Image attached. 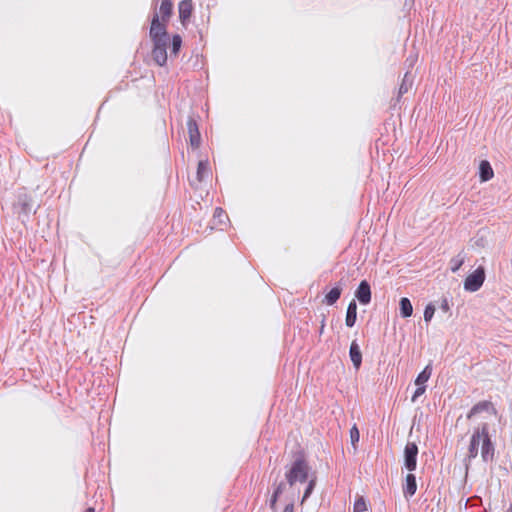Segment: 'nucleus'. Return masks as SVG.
I'll return each instance as SVG.
<instances>
[{
  "instance_id": "nucleus-1",
  "label": "nucleus",
  "mask_w": 512,
  "mask_h": 512,
  "mask_svg": "<svg viewBox=\"0 0 512 512\" xmlns=\"http://www.w3.org/2000/svg\"><path fill=\"white\" fill-rule=\"evenodd\" d=\"M149 37L153 44L151 51L152 59L158 66L162 67L167 62V46L170 38L167 33V27L164 23L160 22V15L157 12L153 14L151 20Z\"/></svg>"
},
{
  "instance_id": "nucleus-2",
  "label": "nucleus",
  "mask_w": 512,
  "mask_h": 512,
  "mask_svg": "<svg viewBox=\"0 0 512 512\" xmlns=\"http://www.w3.org/2000/svg\"><path fill=\"white\" fill-rule=\"evenodd\" d=\"M310 467L308 466L304 455L299 452L295 454L291 468L286 473L287 480H307Z\"/></svg>"
},
{
  "instance_id": "nucleus-3",
  "label": "nucleus",
  "mask_w": 512,
  "mask_h": 512,
  "mask_svg": "<svg viewBox=\"0 0 512 512\" xmlns=\"http://www.w3.org/2000/svg\"><path fill=\"white\" fill-rule=\"evenodd\" d=\"M485 281V269L479 266L473 273L469 274L464 281V289L469 292L478 291Z\"/></svg>"
},
{
  "instance_id": "nucleus-4",
  "label": "nucleus",
  "mask_w": 512,
  "mask_h": 512,
  "mask_svg": "<svg viewBox=\"0 0 512 512\" xmlns=\"http://www.w3.org/2000/svg\"><path fill=\"white\" fill-rule=\"evenodd\" d=\"M480 434L483 435V439H481V456L485 462L489 461L493 457L494 448L492 442L488 435V427L484 424L480 428Z\"/></svg>"
},
{
  "instance_id": "nucleus-5",
  "label": "nucleus",
  "mask_w": 512,
  "mask_h": 512,
  "mask_svg": "<svg viewBox=\"0 0 512 512\" xmlns=\"http://www.w3.org/2000/svg\"><path fill=\"white\" fill-rule=\"evenodd\" d=\"M418 447L413 442H408L404 449V465L409 471L416 468Z\"/></svg>"
},
{
  "instance_id": "nucleus-6",
  "label": "nucleus",
  "mask_w": 512,
  "mask_h": 512,
  "mask_svg": "<svg viewBox=\"0 0 512 512\" xmlns=\"http://www.w3.org/2000/svg\"><path fill=\"white\" fill-rule=\"evenodd\" d=\"M187 130L191 146L193 148H198L201 143V135L199 132L198 124L193 116H189L187 119Z\"/></svg>"
},
{
  "instance_id": "nucleus-7",
  "label": "nucleus",
  "mask_w": 512,
  "mask_h": 512,
  "mask_svg": "<svg viewBox=\"0 0 512 512\" xmlns=\"http://www.w3.org/2000/svg\"><path fill=\"white\" fill-rule=\"evenodd\" d=\"M14 207L18 211V213H22L26 216L30 214L32 211L35 212L33 200L26 193L18 195V199Z\"/></svg>"
},
{
  "instance_id": "nucleus-8",
  "label": "nucleus",
  "mask_w": 512,
  "mask_h": 512,
  "mask_svg": "<svg viewBox=\"0 0 512 512\" xmlns=\"http://www.w3.org/2000/svg\"><path fill=\"white\" fill-rule=\"evenodd\" d=\"M355 296L358 299V301L363 305H367L370 303L371 288L370 284L366 280L360 282L359 286L356 289Z\"/></svg>"
},
{
  "instance_id": "nucleus-9",
  "label": "nucleus",
  "mask_w": 512,
  "mask_h": 512,
  "mask_svg": "<svg viewBox=\"0 0 512 512\" xmlns=\"http://www.w3.org/2000/svg\"><path fill=\"white\" fill-rule=\"evenodd\" d=\"M349 357L353 366L359 369L362 364V353L356 340H353L350 345Z\"/></svg>"
},
{
  "instance_id": "nucleus-10",
  "label": "nucleus",
  "mask_w": 512,
  "mask_h": 512,
  "mask_svg": "<svg viewBox=\"0 0 512 512\" xmlns=\"http://www.w3.org/2000/svg\"><path fill=\"white\" fill-rule=\"evenodd\" d=\"M483 439V435L480 434V428L476 429L471 437L470 445H469V458H475L478 454V448Z\"/></svg>"
},
{
  "instance_id": "nucleus-11",
  "label": "nucleus",
  "mask_w": 512,
  "mask_h": 512,
  "mask_svg": "<svg viewBox=\"0 0 512 512\" xmlns=\"http://www.w3.org/2000/svg\"><path fill=\"white\" fill-rule=\"evenodd\" d=\"M172 9H173V4H172L171 0H162L161 1V5L159 7V14L161 15V20H160L161 23H164L166 25V23L168 22L169 18L172 15Z\"/></svg>"
},
{
  "instance_id": "nucleus-12",
  "label": "nucleus",
  "mask_w": 512,
  "mask_h": 512,
  "mask_svg": "<svg viewBox=\"0 0 512 512\" xmlns=\"http://www.w3.org/2000/svg\"><path fill=\"white\" fill-rule=\"evenodd\" d=\"M494 176L493 169L487 160H482L479 165V177L481 182L489 181Z\"/></svg>"
},
{
  "instance_id": "nucleus-13",
  "label": "nucleus",
  "mask_w": 512,
  "mask_h": 512,
  "mask_svg": "<svg viewBox=\"0 0 512 512\" xmlns=\"http://www.w3.org/2000/svg\"><path fill=\"white\" fill-rule=\"evenodd\" d=\"M357 319V304L355 300H352L347 307L345 324L348 327H353Z\"/></svg>"
},
{
  "instance_id": "nucleus-14",
  "label": "nucleus",
  "mask_w": 512,
  "mask_h": 512,
  "mask_svg": "<svg viewBox=\"0 0 512 512\" xmlns=\"http://www.w3.org/2000/svg\"><path fill=\"white\" fill-rule=\"evenodd\" d=\"M179 18L181 22H185L190 18L192 13V2L191 0H182L178 6Z\"/></svg>"
},
{
  "instance_id": "nucleus-15",
  "label": "nucleus",
  "mask_w": 512,
  "mask_h": 512,
  "mask_svg": "<svg viewBox=\"0 0 512 512\" xmlns=\"http://www.w3.org/2000/svg\"><path fill=\"white\" fill-rule=\"evenodd\" d=\"M412 84H413V76L411 75V73L409 71H407L405 73L402 83L399 87L397 101L400 100L402 95H404L405 93H407L409 91V89L412 87Z\"/></svg>"
},
{
  "instance_id": "nucleus-16",
  "label": "nucleus",
  "mask_w": 512,
  "mask_h": 512,
  "mask_svg": "<svg viewBox=\"0 0 512 512\" xmlns=\"http://www.w3.org/2000/svg\"><path fill=\"white\" fill-rule=\"evenodd\" d=\"M210 175L209 163L207 160H201L198 163L196 177L199 182H202L204 179L208 178Z\"/></svg>"
},
{
  "instance_id": "nucleus-17",
  "label": "nucleus",
  "mask_w": 512,
  "mask_h": 512,
  "mask_svg": "<svg viewBox=\"0 0 512 512\" xmlns=\"http://www.w3.org/2000/svg\"><path fill=\"white\" fill-rule=\"evenodd\" d=\"M341 293H342V287L341 286H335L333 287L326 295H325V298H324V302L327 304V305H333L335 304L338 299L340 298L341 296Z\"/></svg>"
},
{
  "instance_id": "nucleus-18",
  "label": "nucleus",
  "mask_w": 512,
  "mask_h": 512,
  "mask_svg": "<svg viewBox=\"0 0 512 512\" xmlns=\"http://www.w3.org/2000/svg\"><path fill=\"white\" fill-rule=\"evenodd\" d=\"M432 375V365L429 363L425 366V368L418 374L415 379V384L417 386L425 385V383L429 380Z\"/></svg>"
},
{
  "instance_id": "nucleus-19",
  "label": "nucleus",
  "mask_w": 512,
  "mask_h": 512,
  "mask_svg": "<svg viewBox=\"0 0 512 512\" xmlns=\"http://www.w3.org/2000/svg\"><path fill=\"white\" fill-rule=\"evenodd\" d=\"M287 483L286 482H280L277 487L275 488L270 500H269V507L275 511L276 510V503L278 501V498L280 494L286 489Z\"/></svg>"
},
{
  "instance_id": "nucleus-20",
  "label": "nucleus",
  "mask_w": 512,
  "mask_h": 512,
  "mask_svg": "<svg viewBox=\"0 0 512 512\" xmlns=\"http://www.w3.org/2000/svg\"><path fill=\"white\" fill-rule=\"evenodd\" d=\"M399 306H400V314L403 318H408L412 315L413 306L411 304V301L408 298H406V297L401 298L400 302H399Z\"/></svg>"
},
{
  "instance_id": "nucleus-21",
  "label": "nucleus",
  "mask_w": 512,
  "mask_h": 512,
  "mask_svg": "<svg viewBox=\"0 0 512 512\" xmlns=\"http://www.w3.org/2000/svg\"><path fill=\"white\" fill-rule=\"evenodd\" d=\"M466 254L464 251L459 252L455 257L450 260V269L452 272H457L460 267L464 264Z\"/></svg>"
},
{
  "instance_id": "nucleus-22",
  "label": "nucleus",
  "mask_w": 512,
  "mask_h": 512,
  "mask_svg": "<svg viewBox=\"0 0 512 512\" xmlns=\"http://www.w3.org/2000/svg\"><path fill=\"white\" fill-rule=\"evenodd\" d=\"M490 406H491V403L488 401H481V402L475 404L471 408V410L468 414V418H471L472 416H474L482 411L488 410Z\"/></svg>"
},
{
  "instance_id": "nucleus-23",
  "label": "nucleus",
  "mask_w": 512,
  "mask_h": 512,
  "mask_svg": "<svg viewBox=\"0 0 512 512\" xmlns=\"http://www.w3.org/2000/svg\"><path fill=\"white\" fill-rule=\"evenodd\" d=\"M417 490V482H406L403 486V493L406 499L412 497Z\"/></svg>"
},
{
  "instance_id": "nucleus-24",
  "label": "nucleus",
  "mask_w": 512,
  "mask_h": 512,
  "mask_svg": "<svg viewBox=\"0 0 512 512\" xmlns=\"http://www.w3.org/2000/svg\"><path fill=\"white\" fill-rule=\"evenodd\" d=\"M181 45H182V38H181V36L178 35V34H175L172 37V41H171V54L172 55H177L179 53V51H180Z\"/></svg>"
},
{
  "instance_id": "nucleus-25",
  "label": "nucleus",
  "mask_w": 512,
  "mask_h": 512,
  "mask_svg": "<svg viewBox=\"0 0 512 512\" xmlns=\"http://www.w3.org/2000/svg\"><path fill=\"white\" fill-rule=\"evenodd\" d=\"M366 509L365 499L362 496L358 497L354 503L353 512H364Z\"/></svg>"
},
{
  "instance_id": "nucleus-26",
  "label": "nucleus",
  "mask_w": 512,
  "mask_h": 512,
  "mask_svg": "<svg viewBox=\"0 0 512 512\" xmlns=\"http://www.w3.org/2000/svg\"><path fill=\"white\" fill-rule=\"evenodd\" d=\"M434 313H435V306L433 304H428L426 307H425V310H424V320L426 322H430L431 319L433 318L434 316Z\"/></svg>"
},
{
  "instance_id": "nucleus-27",
  "label": "nucleus",
  "mask_w": 512,
  "mask_h": 512,
  "mask_svg": "<svg viewBox=\"0 0 512 512\" xmlns=\"http://www.w3.org/2000/svg\"><path fill=\"white\" fill-rule=\"evenodd\" d=\"M426 391V386L425 385H420V386H417L416 390L414 391L413 395H412V398H411V401L413 403H415L417 401V399L423 395Z\"/></svg>"
},
{
  "instance_id": "nucleus-28",
  "label": "nucleus",
  "mask_w": 512,
  "mask_h": 512,
  "mask_svg": "<svg viewBox=\"0 0 512 512\" xmlns=\"http://www.w3.org/2000/svg\"><path fill=\"white\" fill-rule=\"evenodd\" d=\"M359 438H360V434H359V431L357 429L356 426H353L351 429H350V439H351V443L353 445H355L358 441H359Z\"/></svg>"
},
{
  "instance_id": "nucleus-29",
  "label": "nucleus",
  "mask_w": 512,
  "mask_h": 512,
  "mask_svg": "<svg viewBox=\"0 0 512 512\" xmlns=\"http://www.w3.org/2000/svg\"><path fill=\"white\" fill-rule=\"evenodd\" d=\"M315 484H316V482H308V486L306 487L303 498H302V503L304 501H306L308 499V497L311 495V493L314 490Z\"/></svg>"
},
{
  "instance_id": "nucleus-30",
  "label": "nucleus",
  "mask_w": 512,
  "mask_h": 512,
  "mask_svg": "<svg viewBox=\"0 0 512 512\" xmlns=\"http://www.w3.org/2000/svg\"><path fill=\"white\" fill-rule=\"evenodd\" d=\"M214 218L218 219L219 223H222L227 216L222 208L217 207L214 211Z\"/></svg>"
},
{
  "instance_id": "nucleus-31",
  "label": "nucleus",
  "mask_w": 512,
  "mask_h": 512,
  "mask_svg": "<svg viewBox=\"0 0 512 512\" xmlns=\"http://www.w3.org/2000/svg\"><path fill=\"white\" fill-rule=\"evenodd\" d=\"M440 309L443 311V312H448L449 311V303H448V300L447 299H443L441 305H440Z\"/></svg>"
},
{
  "instance_id": "nucleus-32",
  "label": "nucleus",
  "mask_w": 512,
  "mask_h": 512,
  "mask_svg": "<svg viewBox=\"0 0 512 512\" xmlns=\"http://www.w3.org/2000/svg\"><path fill=\"white\" fill-rule=\"evenodd\" d=\"M282 512H294V503L290 501L284 508Z\"/></svg>"
},
{
  "instance_id": "nucleus-33",
  "label": "nucleus",
  "mask_w": 512,
  "mask_h": 512,
  "mask_svg": "<svg viewBox=\"0 0 512 512\" xmlns=\"http://www.w3.org/2000/svg\"><path fill=\"white\" fill-rule=\"evenodd\" d=\"M416 59H417V57L410 56V57L407 58L406 61L409 62L410 67H412L414 65Z\"/></svg>"
},
{
  "instance_id": "nucleus-34",
  "label": "nucleus",
  "mask_w": 512,
  "mask_h": 512,
  "mask_svg": "<svg viewBox=\"0 0 512 512\" xmlns=\"http://www.w3.org/2000/svg\"><path fill=\"white\" fill-rule=\"evenodd\" d=\"M405 480H416V478H415V475H414V474L409 473V474H407V476H406V479H405Z\"/></svg>"
},
{
  "instance_id": "nucleus-35",
  "label": "nucleus",
  "mask_w": 512,
  "mask_h": 512,
  "mask_svg": "<svg viewBox=\"0 0 512 512\" xmlns=\"http://www.w3.org/2000/svg\"><path fill=\"white\" fill-rule=\"evenodd\" d=\"M324 327H325V319L323 318L322 322H321V327H320V334L323 333Z\"/></svg>"
},
{
  "instance_id": "nucleus-36",
  "label": "nucleus",
  "mask_w": 512,
  "mask_h": 512,
  "mask_svg": "<svg viewBox=\"0 0 512 512\" xmlns=\"http://www.w3.org/2000/svg\"><path fill=\"white\" fill-rule=\"evenodd\" d=\"M85 512H95V510H94V508H91V507H90V508H87V509L85 510Z\"/></svg>"
},
{
  "instance_id": "nucleus-37",
  "label": "nucleus",
  "mask_w": 512,
  "mask_h": 512,
  "mask_svg": "<svg viewBox=\"0 0 512 512\" xmlns=\"http://www.w3.org/2000/svg\"><path fill=\"white\" fill-rule=\"evenodd\" d=\"M505 512H512V504L509 505L508 509Z\"/></svg>"
},
{
  "instance_id": "nucleus-38",
  "label": "nucleus",
  "mask_w": 512,
  "mask_h": 512,
  "mask_svg": "<svg viewBox=\"0 0 512 512\" xmlns=\"http://www.w3.org/2000/svg\"><path fill=\"white\" fill-rule=\"evenodd\" d=\"M293 483V481L288 482L290 488L293 486Z\"/></svg>"
}]
</instances>
